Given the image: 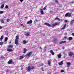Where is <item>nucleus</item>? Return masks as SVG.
<instances>
[{"mask_svg":"<svg viewBox=\"0 0 74 74\" xmlns=\"http://www.w3.org/2000/svg\"><path fill=\"white\" fill-rule=\"evenodd\" d=\"M40 12L41 14L43 15L44 14V12L43 11V10L42 9H40Z\"/></svg>","mask_w":74,"mask_h":74,"instance_id":"15","label":"nucleus"},{"mask_svg":"<svg viewBox=\"0 0 74 74\" xmlns=\"http://www.w3.org/2000/svg\"><path fill=\"white\" fill-rule=\"evenodd\" d=\"M44 25L46 26H48L49 27H51V25L48 23H44Z\"/></svg>","mask_w":74,"mask_h":74,"instance_id":"9","label":"nucleus"},{"mask_svg":"<svg viewBox=\"0 0 74 74\" xmlns=\"http://www.w3.org/2000/svg\"><path fill=\"white\" fill-rule=\"evenodd\" d=\"M66 26V24H65L64 25V27L61 29L62 30H63V29H65V27Z\"/></svg>","mask_w":74,"mask_h":74,"instance_id":"28","label":"nucleus"},{"mask_svg":"<svg viewBox=\"0 0 74 74\" xmlns=\"http://www.w3.org/2000/svg\"><path fill=\"white\" fill-rule=\"evenodd\" d=\"M5 8H8V6L7 5H6L5 6Z\"/></svg>","mask_w":74,"mask_h":74,"instance_id":"37","label":"nucleus"},{"mask_svg":"<svg viewBox=\"0 0 74 74\" xmlns=\"http://www.w3.org/2000/svg\"><path fill=\"white\" fill-rule=\"evenodd\" d=\"M62 64H63V61H61V62H60L58 63V64H59V65H62Z\"/></svg>","mask_w":74,"mask_h":74,"instance_id":"25","label":"nucleus"},{"mask_svg":"<svg viewBox=\"0 0 74 74\" xmlns=\"http://www.w3.org/2000/svg\"><path fill=\"white\" fill-rule=\"evenodd\" d=\"M24 51L23 52V53H25L26 52H27V49L26 48H24L23 49Z\"/></svg>","mask_w":74,"mask_h":74,"instance_id":"16","label":"nucleus"},{"mask_svg":"<svg viewBox=\"0 0 74 74\" xmlns=\"http://www.w3.org/2000/svg\"><path fill=\"white\" fill-rule=\"evenodd\" d=\"M50 52L51 53L52 55H55V53H54V52H53L52 50H50Z\"/></svg>","mask_w":74,"mask_h":74,"instance_id":"13","label":"nucleus"},{"mask_svg":"<svg viewBox=\"0 0 74 74\" xmlns=\"http://www.w3.org/2000/svg\"><path fill=\"white\" fill-rule=\"evenodd\" d=\"M8 47V48H13V45H9Z\"/></svg>","mask_w":74,"mask_h":74,"instance_id":"10","label":"nucleus"},{"mask_svg":"<svg viewBox=\"0 0 74 74\" xmlns=\"http://www.w3.org/2000/svg\"><path fill=\"white\" fill-rule=\"evenodd\" d=\"M33 22V21L32 20H30L27 22V24H32Z\"/></svg>","mask_w":74,"mask_h":74,"instance_id":"6","label":"nucleus"},{"mask_svg":"<svg viewBox=\"0 0 74 74\" xmlns=\"http://www.w3.org/2000/svg\"><path fill=\"white\" fill-rule=\"evenodd\" d=\"M3 11H0V14H3Z\"/></svg>","mask_w":74,"mask_h":74,"instance_id":"35","label":"nucleus"},{"mask_svg":"<svg viewBox=\"0 0 74 74\" xmlns=\"http://www.w3.org/2000/svg\"><path fill=\"white\" fill-rule=\"evenodd\" d=\"M25 19H27V17L26 16V17H25Z\"/></svg>","mask_w":74,"mask_h":74,"instance_id":"48","label":"nucleus"},{"mask_svg":"<svg viewBox=\"0 0 74 74\" xmlns=\"http://www.w3.org/2000/svg\"><path fill=\"white\" fill-rule=\"evenodd\" d=\"M73 52L70 51V52L69 53V56H70V57H71L72 56H73Z\"/></svg>","mask_w":74,"mask_h":74,"instance_id":"5","label":"nucleus"},{"mask_svg":"<svg viewBox=\"0 0 74 74\" xmlns=\"http://www.w3.org/2000/svg\"><path fill=\"white\" fill-rule=\"evenodd\" d=\"M63 49H64V47H63Z\"/></svg>","mask_w":74,"mask_h":74,"instance_id":"57","label":"nucleus"},{"mask_svg":"<svg viewBox=\"0 0 74 74\" xmlns=\"http://www.w3.org/2000/svg\"><path fill=\"white\" fill-rule=\"evenodd\" d=\"M74 23V20H71V23H70V25H72L73 24V23Z\"/></svg>","mask_w":74,"mask_h":74,"instance_id":"19","label":"nucleus"},{"mask_svg":"<svg viewBox=\"0 0 74 74\" xmlns=\"http://www.w3.org/2000/svg\"><path fill=\"white\" fill-rule=\"evenodd\" d=\"M65 42H66V41H62L61 42H59V44H62V43H65Z\"/></svg>","mask_w":74,"mask_h":74,"instance_id":"18","label":"nucleus"},{"mask_svg":"<svg viewBox=\"0 0 74 74\" xmlns=\"http://www.w3.org/2000/svg\"><path fill=\"white\" fill-rule=\"evenodd\" d=\"M55 3H56L57 4L59 3V1H58L57 0H56L55 1Z\"/></svg>","mask_w":74,"mask_h":74,"instance_id":"33","label":"nucleus"},{"mask_svg":"<svg viewBox=\"0 0 74 74\" xmlns=\"http://www.w3.org/2000/svg\"><path fill=\"white\" fill-rule=\"evenodd\" d=\"M23 42L24 44H26L27 43L26 41H25V40H24L23 41Z\"/></svg>","mask_w":74,"mask_h":74,"instance_id":"29","label":"nucleus"},{"mask_svg":"<svg viewBox=\"0 0 74 74\" xmlns=\"http://www.w3.org/2000/svg\"><path fill=\"white\" fill-rule=\"evenodd\" d=\"M6 21H7V22H9V21H10V19H7L6 20Z\"/></svg>","mask_w":74,"mask_h":74,"instance_id":"34","label":"nucleus"},{"mask_svg":"<svg viewBox=\"0 0 74 74\" xmlns=\"http://www.w3.org/2000/svg\"><path fill=\"white\" fill-rule=\"evenodd\" d=\"M0 21H1V23H4V19H1Z\"/></svg>","mask_w":74,"mask_h":74,"instance_id":"27","label":"nucleus"},{"mask_svg":"<svg viewBox=\"0 0 74 74\" xmlns=\"http://www.w3.org/2000/svg\"><path fill=\"white\" fill-rule=\"evenodd\" d=\"M72 36H74V33H73L72 34Z\"/></svg>","mask_w":74,"mask_h":74,"instance_id":"43","label":"nucleus"},{"mask_svg":"<svg viewBox=\"0 0 74 74\" xmlns=\"http://www.w3.org/2000/svg\"><path fill=\"white\" fill-rule=\"evenodd\" d=\"M73 57L74 58V53L73 54Z\"/></svg>","mask_w":74,"mask_h":74,"instance_id":"56","label":"nucleus"},{"mask_svg":"<svg viewBox=\"0 0 74 74\" xmlns=\"http://www.w3.org/2000/svg\"><path fill=\"white\" fill-rule=\"evenodd\" d=\"M32 52H30L28 53H27L26 55V56H29V57H30L32 55Z\"/></svg>","mask_w":74,"mask_h":74,"instance_id":"4","label":"nucleus"},{"mask_svg":"<svg viewBox=\"0 0 74 74\" xmlns=\"http://www.w3.org/2000/svg\"><path fill=\"white\" fill-rule=\"evenodd\" d=\"M13 62L12 60H10L8 62V64H12Z\"/></svg>","mask_w":74,"mask_h":74,"instance_id":"7","label":"nucleus"},{"mask_svg":"<svg viewBox=\"0 0 74 74\" xmlns=\"http://www.w3.org/2000/svg\"><path fill=\"white\" fill-rule=\"evenodd\" d=\"M24 58V57H23V56H20L19 59H23V58Z\"/></svg>","mask_w":74,"mask_h":74,"instance_id":"30","label":"nucleus"},{"mask_svg":"<svg viewBox=\"0 0 74 74\" xmlns=\"http://www.w3.org/2000/svg\"><path fill=\"white\" fill-rule=\"evenodd\" d=\"M7 40H8V37H6L5 38L4 41H5V42H7Z\"/></svg>","mask_w":74,"mask_h":74,"instance_id":"21","label":"nucleus"},{"mask_svg":"<svg viewBox=\"0 0 74 74\" xmlns=\"http://www.w3.org/2000/svg\"><path fill=\"white\" fill-rule=\"evenodd\" d=\"M3 37H4V36L3 35H2L1 36L0 38V41H2V40H3Z\"/></svg>","mask_w":74,"mask_h":74,"instance_id":"20","label":"nucleus"},{"mask_svg":"<svg viewBox=\"0 0 74 74\" xmlns=\"http://www.w3.org/2000/svg\"><path fill=\"white\" fill-rule=\"evenodd\" d=\"M35 21H37V19H35Z\"/></svg>","mask_w":74,"mask_h":74,"instance_id":"51","label":"nucleus"},{"mask_svg":"<svg viewBox=\"0 0 74 74\" xmlns=\"http://www.w3.org/2000/svg\"><path fill=\"white\" fill-rule=\"evenodd\" d=\"M18 39H19V37L16 36L15 40V44H16L17 45H18Z\"/></svg>","mask_w":74,"mask_h":74,"instance_id":"2","label":"nucleus"},{"mask_svg":"<svg viewBox=\"0 0 74 74\" xmlns=\"http://www.w3.org/2000/svg\"><path fill=\"white\" fill-rule=\"evenodd\" d=\"M34 69V66H29L27 68L26 70L27 71H30L31 70H33Z\"/></svg>","mask_w":74,"mask_h":74,"instance_id":"1","label":"nucleus"},{"mask_svg":"<svg viewBox=\"0 0 74 74\" xmlns=\"http://www.w3.org/2000/svg\"><path fill=\"white\" fill-rule=\"evenodd\" d=\"M71 14L70 13H66L65 15V16L66 17H67V16H69V17H70V16H71Z\"/></svg>","mask_w":74,"mask_h":74,"instance_id":"8","label":"nucleus"},{"mask_svg":"<svg viewBox=\"0 0 74 74\" xmlns=\"http://www.w3.org/2000/svg\"><path fill=\"white\" fill-rule=\"evenodd\" d=\"M47 48V47L45 46V48Z\"/></svg>","mask_w":74,"mask_h":74,"instance_id":"54","label":"nucleus"},{"mask_svg":"<svg viewBox=\"0 0 74 74\" xmlns=\"http://www.w3.org/2000/svg\"><path fill=\"white\" fill-rule=\"evenodd\" d=\"M40 49H42V48H41V47H40Z\"/></svg>","mask_w":74,"mask_h":74,"instance_id":"52","label":"nucleus"},{"mask_svg":"<svg viewBox=\"0 0 74 74\" xmlns=\"http://www.w3.org/2000/svg\"><path fill=\"white\" fill-rule=\"evenodd\" d=\"M47 62H48V64L49 66H50L51 65V62L49 61H48Z\"/></svg>","mask_w":74,"mask_h":74,"instance_id":"23","label":"nucleus"},{"mask_svg":"<svg viewBox=\"0 0 74 74\" xmlns=\"http://www.w3.org/2000/svg\"><path fill=\"white\" fill-rule=\"evenodd\" d=\"M41 66H43L44 65V64H40Z\"/></svg>","mask_w":74,"mask_h":74,"instance_id":"47","label":"nucleus"},{"mask_svg":"<svg viewBox=\"0 0 74 74\" xmlns=\"http://www.w3.org/2000/svg\"><path fill=\"white\" fill-rule=\"evenodd\" d=\"M3 45V42H0V45Z\"/></svg>","mask_w":74,"mask_h":74,"instance_id":"31","label":"nucleus"},{"mask_svg":"<svg viewBox=\"0 0 74 74\" xmlns=\"http://www.w3.org/2000/svg\"><path fill=\"white\" fill-rule=\"evenodd\" d=\"M30 32H28L26 33V34H25V35L26 36H30Z\"/></svg>","mask_w":74,"mask_h":74,"instance_id":"11","label":"nucleus"},{"mask_svg":"<svg viewBox=\"0 0 74 74\" xmlns=\"http://www.w3.org/2000/svg\"><path fill=\"white\" fill-rule=\"evenodd\" d=\"M9 43L10 44H11V41Z\"/></svg>","mask_w":74,"mask_h":74,"instance_id":"50","label":"nucleus"},{"mask_svg":"<svg viewBox=\"0 0 74 74\" xmlns=\"http://www.w3.org/2000/svg\"><path fill=\"white\" fill-rule=\"evenodd\" d=\"M62 56V55H61V53H59L58 56V58H61V56Z\"/></svg>","mask_w":74,"mask_h":74,"instance_id":"22","label":"nucleus"},{"mask_svg":"<svg viewBox=\"0 0 74 74\" xmlns=\"http://www.w3.org/2000/svg\"><path fill=\"white\" fill-rule=\"evenodd\" d=\"M8 71H6V73H8Z\"/></svg>","mask_w":74,"mask_h":74,"instance_id":"55","label":"nucleus"},{"mask_svg":"<svg viewBox=\"0 0 74 74\" xmlns=\"http://www.w3.org/2000/svg\"><path fill=\"white\" fill-rule=\"evenodd\" d=\"M45 9H46V8L44 7V8H43V10H45Z\"/></svg>","mask_w":74,"mask_h":74,"instance_id":"42","label":"nucleus"},{"mask_svg":"<svg viewBox=\"0 0 74 74\" xmlns=\"http://www.w3.org/2000/svg\"><path fill=\"white\" fill-rule=\"evenodd\" d=\"M57 25H58V23H55L53 24V25H52V26L53 27H54L55 26H57Z\"/></svg>","mask_w":74,"mask_h":74,"instance_id":"17","label":"nucleus"},{"mask_svg":"<svg viewBox=\"0 0 74 74\" xmlns=\"http://www.w3.org/2000/svg\"><path fill=\"white\" fill-rule=\"evenodd\" d=\"M64 22H67V20H65Z\"/></svg>","mask_w":74,"mask_h":74,"instance_id":"46","label":"nucleus"},{"mask_svg":"<svg viewBox=\"0 0 74 74\" xmlns=\"http://www.w3.org/2000/svg\"><path fill=\"white\" fill-rule=\"evenodd\" d=\"M64 70H62L61 71V73H63V72H64Z\"/></svg>","mask_w":74,"mask_h":74,"instance_id":"38","label":"nucleus"},{"mask_svg":"<svg viewBox=\"0 0 74 74\" xmlns=\"http://www.w3.org/2000/svg\"><path fill=\"white\" fill-rule=\"evenodd\" d=\"M57 39H54L53 41H57Z\"/></svg>","mask_w":74,"mask_h":74,"instance_id":"40","label":"nucleus"},{"mask_svg":"<svg viewBox=\"0 0 74 74\" xmlns=\"http://www.w3.org/2000/svg\"><path fill=\"white\" fill-rule=\"evenodd\" d=\"M21 26H23L24 27H24V25L22 24H21Z\"/></svg>","mask_w":74,"mask_h":74,"instance_id":"39","label":"nucleus"},{"mask_svg":"<svg viewBox=\"0 0 74 74\" xmlns=\"http://www.w3.org/2000/svg\"><path fill=\"white\" fill-rule=\"evenodd\" d=\"M1 58L2 59H5V57H4V56H1Z\"/></svg>","mask_w":74,"mask_h":74,"instance_id":"36","label":"nucleus"},{"mask_svg":"<svg viewBox=\"0 0 74 74\" xmlns=\"http://www.w3.org/2000/svg\"><path fill=\"white\" fill-rule=\"evenodd\" d=\"M69 41H71V40H73V38L71 37H69Z\"/></svg>","mask_w":74,"mask_h":74,"instance_id":"26","label":"nucleus"},{"mask_svg":"<svg viewBox=\"0 0 74 74\" xmlns=\"http://www.w3.org/2000/svg\"><path fill=\"white\" fill-rule=\"evenodd\" d=\"M38 67H40V66H38Z\"/></svg>","mask_w":74,"mask_h":74,"instance_id":"53","label":"nucleus"},{"mask_svg":"<svg viewBox=\"0 0 74 74\" xmlns=\"http://www.w3.org/2000/svg\"><path fill=\"white\" fill-rule=\"evenodd\" d=\"M2 29V27H0V29Z\"/></svg>","mask_w":74,"mask_h":74,"instance_id":"49","label":"nucleus"},{"mask_svg":"<svg viewBox=\"0 0 74 74\" xmlns=\"http://www.w3.org/2000/svg\"><path fill=\"white\" fill-rule=\"evenodd\" d=\"M7 51H8V52H12V51H13L12 49H7Z\"/></svg>","mask_w":74,"mask_h":74,"instance_id":"12","label":"nucleus"},{"mask_svg":"<svg viewBox=\"0 0 74 74\" xmlns=\"http://www.w3.org/2000/svg\"><path fill=\"white\" fill-rule=\"evenodd\" d=\"M58 20V21H60V19L58 17H57L55 18V20Z\"/></svg>","mask_w":74,"mask_h":74,"instance_id":"24","label":"nucleus"},{"mask_svg":"<svg viewBox=\"0 0 74 74\" xmlns=\"http://www.w3.org/2000/svg\"><path fill=\"white\" fill-rule=\"evenodd\" d=\"M67 67H69L70 66V65H71V63L70 62H67Z\"/></svg>","mask_w":74,"mask_h":74,"instance_id":"14","label":"nucleus"},{"mask_svg":"<svg viewBox=\"0 0 74 74\" xmlns=\"http://www.w3.org/2000/svg\"><path fill=\"white\" fill-rule=\"evenodd\" d=\"M20 1L21 2H22V1H23V0H20Z\"/></svg>","mask_w":74,"mask_h":74,"instance_id":"45","label":"nucleus"},{"mask_svg":"<svg viewBox=\"0 0 74 74\" xmlns=\"http://www.w3.org/2000/svg\"><path fill=\"white\" fill-rule=\"evenodd\" d=\"M32 52H30L28 53H27L26 55V56H29V57H30L32 55Z\"/></svg>","mask_w":74,"mask_h":74,"instance_id":"3","label":"nucleus"},{"mask_svg":"<svg viewBox=\"0 0 74 74\" xmlns=\"http://www.w3.org/2000/svg\"><path fill=\"white\" fill-rule=\"evenodd\" d=\"M41 69L43 71H44V69H43V67H42L41 68Z\"/></svg>","mask_w":74,"mask_h":74,"instance_id":"41","label":"nucleus"},{"mask_svg":"<svg viewBox=\"0 0 74 74\" xmlns=\"http://www.w3.org/2000/svg\"><path fill=\"white\" fill-rule=\"evenodd\" d=\"M46 49H44V51L45 52V51H46Z\"/></svg>","mask_w":74,"mask_h":74,"instance_id":"44","label":"nucleus"},{"mask_svg":"<svg viewBox=\"0 0 74 74\" xmlns=\"http://www.w3.org/2000/svg\"><path fill=\"white\" fill-rule=\"evenodd\" d=\"M4 5L2 4V5L1 7V8H4Z\"/></svg>","mask_w":74,"mask_h":74,"instance_id":"32","label":"nucleus"}]
</instances>
